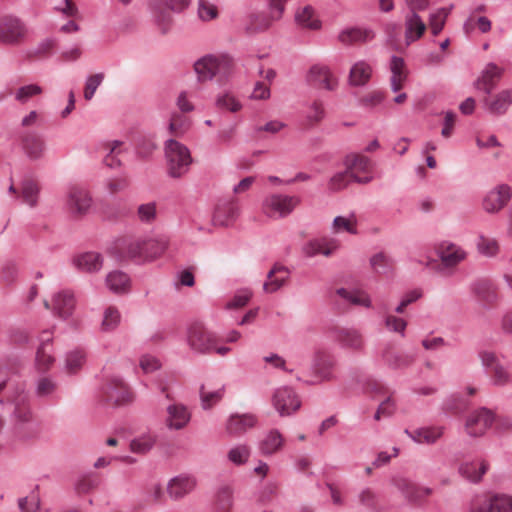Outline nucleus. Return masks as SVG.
I'll list each match as a JSON object with an SVG mask.
<instances>
[{
  "label": "nucleus",
  "mask_w": 512,
  "mask_h": 512,
  "mask_svg": "<svg viewBox=\"0 0 512 512\" xmlns=\"http://www.w3.org/2000/svg\"><path fill=\"white\" fill-rule=\"evenodd\" d=\"M13 401L15 404L12 412L13 424L38 420L39 418L31 408L28 396L24 393L23 384L15 377H10L0 383V401Z\"/></svg>",
  "instance_id": "obj_1"
},
{
  "label": "nucleus",
  "mask_w": 512,
  "mask_h": 512,
  "mask_svg": "<svg viewBox=\"0 0 512 512\" xmlns=\"http://www.w3.org/2000/svg\"><path fill=\"white\" fill-rule=\"evenodd\" d=\"M187 343L192 350L201 354L216 352L224 356L230 351L228 347L219 346L216 335L199 322L190 325L187 332Z\"/></svg>",
  "instance_id": "obj_2"
},
{
  "label": "nucleus",
  "mask_w": 512,
  "mask_h": 512,
  "mask_svg": "<svg viewBox=\"0 0 512 512\" xmlns=\"http://www.w3.org/2000/svg\"><path fill=\"white\" fill-rule=\"evenodd\" d=\"M170 240L168 236L161 235L147 240H132L126 245V256L153 260L162 256L168 249Z\"/></svg>",
  "instance_id": "obj_3"
},
{
  "label": "nucleus",
  "mask_w": 512,
  "mask_h": 512,
  "mask_svg": "<svg viewBox=\"0 0 512 512\" xmlns=\"http://www.w3.org/2000/svg\"><path fill=\"white\" fill-rule=\"evenodd\" d=\"M168 174L173 178H180L187 173L192 162L190 151L176 140H168L165 145Z\"/></svg>",
  "instance_id": "obj_4"
},
{
  "label": "nucleus",
  "mask_w": 512,
  "mask_h": 512,
  "mask_svg": "<svg viewBox=\"0 0 512 512\" xmlns=\"http://www.w3.org/2000/svg\"><path fill=\"white\" fill-rule=\"evenodd\" d=\"M232 67L233 61L227 55H206L194 64V70L200 81L211 80L217 75L225 77Z\"/></svg>",
  "instance_id": "obj_5"
},
{
  "label": "nucleus",
  "mask_w": 512,
  "mask_h": 512,
  "mask_svg": "<svg viewBox=\"0 0 512 512\" xmlns=\"http://www.w3.org/2000/svg\"><path fill=\"white\" fill-rule=\"evenodd\" d=\"M300 204L299 196L274 193L265 198L262 210L270 218H285Z\"/></svg>",
  "instance_id": "obj_6"
},
{
  "label": "nucleus",
  "mask_w": 512,
  "mask_h": 512,
  "mask_svg": "<svg viewBox=\"0 0 512 512\" xmlns=\"http://www.w3.org/2000/svg\"><path fill=\"white\" fill-rule=\"evenodd\" d=\"M471 512H512V497L505 494L476 496L471 503Z\"/></svg>",
  "instance_id": "obj_7"
},
{
  "label": "nucleus",
  "mask_w": 512,
  "mask_h": 512,
  "mask_svg": "<svg viewBox=\"0 0 512 512\" xmlns=\"http://www.w3.org/2000/svg\"><path fill=\"white\" fill-rule=\"evenodd\" d=\"M189 3L190 0H159L153 4V15L163 32H166L172 23V12H182Z\"/></svg>",
  "instance_id": "obj_8"
},
{
  "label": "nucleus",
  "mask_w": 512,
  "mask_h": 512,
  "mask_svg": "<svg viewBox=\"0 0 512 512\" xmlns=\"http://www.w3.org/2000/svg\"><path fill=\"white\" fill-rule=\"evenodd\" d=\"M103 399L112 406L125 405L133 400V393L122 379L112 377L102 388Z\"/></svg>",
  "instance_id": "obj_9"
},
{
  "label": "nucleus",
  "mask_w": 512,
  "mask_h": 512,
  "mask_svg": "<svg viewBox=\"0 0 512 512\" xmlns=\"http://www.w3.org/2000/svg\"><path fill=\"white\" fill-rule=\"evenodd\" d=\"M272 405L280 416L285 417L298 411L301 401L293 388L282 386L273 393Z\"/></svg>",
  "instance_id": "obj_10"
},
{
  "label": "nucleus",
  "mask_w": 512,
  "mask_h": 512,
  "mask_svg": "<svg viewBox=\"0 0 512 512\" xmlns=\"http://www.w3.org/2000/svg\"><path fill=\"white\" fill-rule=\"evenodd\" d=\"M392 484L408 502L416 505L423 504L433 493L431 488L420 486L404 477H394Z\"/></svg>",
  "instance_id": "obj_11"
},
{
  "label": "nucleus",
  "mask_w": 512,
  "mask_h": 512,
  "mask_svg": "<svg viewBox=\"0 0 512 512\" xmlns=\"http://www.w3.org/2000/svg\"><path fill=\"white\" fill-rule=\"evenodd\" d=\"M27 35V28L21 19L14 16H5L0 19V42L18 45Z\"/></svg>",
  "instance_id": "obj_12"
},
{
  "label": "nucleus",
  "mask_w": 512,
  "mask_h": 512,
  "mask_svg": "<svg viewBox=\"0 0 512 512\" xmlns=\"http://www.w3.org/2000/svg\"><path fill=\"white\" fill-rule=\"evenodd\" d=\"M344 165L354 182L365 184L372 180V164L366 156L348 155L344 159Z\"/></svg>",
  "instance_id": "obj_13"
},
{
  "label": "nucleus",
  "mask_w": 512,
  "mask_h": 512,
  "mask_svg": "<svg viewBox=\"0 0 512 512\" xmlns=\"http://www.w3.org/2000/svg\"><path fill=\"white\" fill-rule=\"evenodd\" d=\"M66 205L71 215L82 217L91 208L92 197L84 187L72 186L67 192Z\"/></svg>",
  "instance_id": "obj_14"
},
{
  "label": "nucleus",
  "mask_w": 512,
  "mask_h": 512,
  "mask_svg": "<svg viewBox=\"0 0 512 512\" xmlns=\"http://www.w3.org/2000/svg\"><path fill=\"white\" fill-rule=\"evenodd\" d=\"M480 359L482 365L489 369V373L495 385L503 386L511 382L512 377L510 373L493 352L484 351L480 353Z\"/></svg>",
  "instance_id": "obj_15"
},
{
  "label": "nucleus",
  "mask_w": 512,
  "mask_h": 512,
  "mask_svg": "<svg viewBox=\"0 0 512 512\" xmlns=\"http://www.w3.org/2000/svg\"><path fill=\"white\" fill-rule=\"evenodd\" d=\"M239 212L235 200H220L214 208L212 222L215 226H229L238 218Z\"/></svg>",
  "instance_id": "obj_16"
},
{
  "label": "nucleus",
  "mask_w": 512,
  "mask_h": 512,
  "mask_svg": "<svg viewBox=\"0 0 512 512\" xmlns=\"http://www.w3.org/2000/svg\"><path fill=\"white\" fill-rule=\"evenodd\" d=\"M437 255L445 268H455L467 257V252L459 245L444 241L437 247Z\"/></svg>",
  "instance_id": "obj_17"
},
{
  "label": "nucleus",
  "mask_w": 512,
  "mask_h": 512,
  "mask_svg": "<svg viewBox=\"0 0 512 512\" xmlns=\"http://www.w3.org/2000/svg\"><path fill=\"white\" fill-rule=\"evenodd\" d=\"M495 421L494 414L485 408L471 414L466 422L467 433L471 436H481Z\"/></svg>",
  "instance_id": "obj_18"
},
{
  "label": "nucleus",
  "mask_w": 512,
  "mask_h": 512,
  "mask_svg": "<svg viewBox=\"0 0 512 512\" xmlns=\"http://www.w3.org/2000/svg\"><path fill=\"white\" fill-rule=\"evenodd\" d=\"M257 423L258 418L254 414H232L228 418L225 428L230 436L239 437L254 428Z\"/></svg>",
  "instance_id": "obj_19"
},
{
  "label": "nucleus",
  "mask_w": 512,
  "mask_h": 512,
  "mask_svg": "<svg viewBox=\"0 0 512 512\" xmlns=\"http://www.w3.org/2000/svg\"><path fill=\"white\" fill-rule=\"evenodd\" d=\"M307 81L319 88L334 90L337 86V79L332 74L329 67L321 64L313 65L308 74Z\"/></svg>",
  "instance_id": "obj_20"
},
{
  "label": "nucleus",
  "mask_w": 512,
  "mask_h": 512,
  "mask_svg": "<svg viewBox=\"0 0 512 512\" xmlns=\"http://www.w3.org/2000/svg\"><path fill=\"white\" fill-rule=\"evenodd\" d=\"M46 309H52L59 318L67 319L72 315L75 307V299L72 292L64 290L54 295L52 307L48 301H44Z\"/></svg>",
  "instance_id": "obj_21"
},
{
  "label": "nucleus",
  "mask_w": 512,
  "mask_h": 512,
  "mask_svg": "<svg viewBox=\"0 0 512 512\" xmlns=\"http://www.w3.org/2000/svg\"><path fill=\"white\" fill-rule=\"evenodd\" d=\"M334 364V359L331 355L322 350L316 351L314 357L315 380H307L306 382L308 384H316L331 379Z\"/></svg>",
  "instance_id": "obj_22"
},
{
  "label": "nucleus",
  "mask_w": 512,
  "mask_h": 512,
  "mask_svg": "<svg viewBox=\"0 0 512 512\" xmlns=\"http://www.w3.org/2000/svg\"><path fill=\"white\" fill-rule=\"evenodd\" d=\"M336 340L342 348L352 352H362L365 348V340L362 333L354 328L338 329Z\"/></svg>",
  "instance_id": "obj_23"
},
{
  "label": "nucleus",
  "mask_w": 512,
  "mask_h": 512,
  "mask_svg": "<svg viewBox=\"0 0 512 512\" xmlns=\"http://www.w3.org/2000/svg\"><path fill=\"white\" fill-rule=\"evenodd\" d=\"M510 198V188L507 185H500L487 193L483 200V208L488 213H496L507 204Z\"/></svg>",
  "instance_id": "obj_24"
},
{
  "label": "nucleus",
  "mask_w": 512,
  "mask_h": 512,
  "mask_svg": "<svg viewBox=\"0 0 512 512\" xmlns=\"http://www.w3.org/2000/svg\"><path fill=\"white\" fill-rule=\"evenodd\" d=\"M196 487V479L188 475L172 478L167 484V493L173 500H179L191 493Z\"/></svg>",
  "instance_id": "obj_25"
},
{
  "label": "nucleus",
  "mask_w": 512,
  "mask_h": 512,
  "mask_svg": "<svg viewBox=\"0 0 512 512\" xmlns=\"http://www.w3.org/2000/svg\"><path fill=\"white\" fill-rule=\"evenodd\" d=\"M21 146L25 155L31 160L40 159L46 148L42 136L35 132L25 133L21 137Z\"/></svg>",
  "instance_id": "obj_26"
},
{
  "label": "nucleus",
  "mask_w": 512,
  "mask_h": 512,
  "mask_svg": "<svg viewBox=\"0 0 512 512\" xmlns=\"http://www.w3.org/2000/svg\"><path fill=\"white\" fill-rule=\"evenodd\" d=\"M390 87L393 92L403 89L409 75L405 61L401 57L393 56L390 61Z\"/></svg>",
  "instance_id": "obj_27"
},
{
  "label": "nucleus",
  "mask_w": 512,
  "mask_h": 512,
  "mask_svg": "<svg viewBox=\"0 0 512 512\" xmlns=\"http://www.w3.org/2000/svg\"><path fill=\"white\" fill-rule=\"evenodd\" d=\"M427 26L422 18L415 12H409L405 17V45L419 40L425 33Z\"/></svg>",
  "instance_id": "obj_28"
},
{
  "label": "nucleus",
  "mask_w": 512,
  "mask_h": 512,
  "mask_svg": "<svg viewBox=\"0 0 512 512\" xmlns=\"http://www.w3.org/2000/svg\"><path fill=\"white\" fill-rule=\"evenodd\" d=\"M43 425L40 419L13 424V433L21 442H33L42 434Z\"/></svg>",
  "instance_id": "obj_29"
},
{
  "label": "nucleus",
  "mask_w": 512,
  "mask_h": 512,
  "mask_svg": "<svg viewBox=\"0 0 512 512\" xmlns=\"http://www.w3.org/2000/svg\"><path fill=\"white\" fill-rule=\"evenodd\" d=\"M339 247V242L336 239L322 238L311 240L303 246V253L307 257H313L317 254L330 256Z\"/></svg>",
  "instance_id": "obj_30"
},
{
  "label": "nucleus",
  "mask_w": 512,
  "mask_h": 512,
  "mask_svg": "<svg viewBox=\"0 0 512 512\" xmlns=\"http://www.w3.org/2000/svg\"><path fill=\"white\" fill-rule=\"evenodd\" d=\"M285 444V438L277 430H270L258 444V450L263 456H271L278 453Z\"/></svg>",
  "instance_id": "obj_31"
},
{
  "label": "nucleus",
  "mask_w": 512,
  "mask_h": 512,
  "mask_svg": "<svg viewBox=\"0 0 512 512\" xmlns=\"http://www.w3.org/2000/svg\"><path fill=\"white\" fill-rule=\"evenodd\" d=\"M405 433L418 444H434L443 436L444 428L441 426H431L414 431L406 429Z\"/></svg>",
  "instance_id": "obj_32"
},
{
  "label": "nucleus",
  "mask_w": 512,
  "mask_h": 512,
  "mask_svg": "<svg viewBox=\"0 0 512 512\" xmlns=\"http://www.w3.org/2000/svg\"><path fill=\"white\" fill-rule=\"evenodd\" d=\"M503 70L497 65L490 63L483 70L481 76L476 81V87L486 93H490L498 81L501 79Z\"/></svg>",
  "instance_id": "obj_33"
},
{
  "label": "nucleus",
  "mask_w": 512,
  "mask_h": 512,
  "mask_svg": "<svg viewBox=\"0 0 512 512\" xmlns=\"http://www.w3.org/2000/svg\"><path fill=\"white\" fill-rule=\"evenodd\" d=\"M190 421V413L182 404H172L167 407L166 424L170 429L180 430Z\"/></svg>",
  "instance_id": "obj_34"
},
{
  "label": "nucleus",
  "mask_w": 512,
  "mask_h": 512,
  "mask_svg": "<svg viewBox=\"0 0 512 512\" xmlns=\"http://www.w3.org/2000/svg\"><path fill=\"white\" fill-rule=\"evenodd\" d=\"M472 290L477 298L488 306L497 303L499 297L495 285L487 279H481L473 284Z\"/></svg>",
  "instance_id": "obj_35"
},
{
  "label": "nucleus",
  "mask_w": 512,
  "mask_h": 512,
  "mask_svg": "<svg viewBox=\"0 0 512 512\" xmlns=\"http://www.w3.org/2000/svg\"><path fill=\"white\" fill-rule=\"evenodd\" d=\"M512 104V90H503L485 99V106L492 114H504Z\"/></svg>",
  "instance_id": "obj_36"
},
{
  "label": "nucleus",
  "mask_w": 512,
  "mask_h": 512,
  "mask_svg": "<svg viewBox=\"0 0 512 512\" xmlns=\"http://www.w3.org/2000/svg\"><path fill=\"white\" fill-rule=\"evenodd\" d=\"M372 30L363 28H348L341 31L338 40L344 45H352L355 43L367 42L374 38Z\"/></svg>",
  "instance_id": "obj_37"
},
{
  "label": "nucleus",
  "mask_w": 512,
  "mask_h": 512,
  "mask_svg": "<svg viewBox=\"0 0 512 512\" xmlns=\"http://www.w3.org/2000/svg\"><path fill=\"white\" fill-rule=\"evenodd\" d=\"M372 76V67L365 61L356 62L350 69L349 83L352 86L367 84Z\"/></svg>",
  "instance_id": "obj_38"
},
{
  "label": "nucleus",
  "mask_w": 512,
  "mask_h": 512,
  "mask_svg": "<svg viewBox=\"0 0 512 512\" xmlns=\"http://www.w3.org/2000/svg\"><path fill=\"white\" fill-rule=\"evenodd\" d=\"M383 360L392 369H405L414 362V357L410 354L400 353L392 348H387L383 352Z\"/></svg>",
  "instance_id": "obj_39"
},
{
  "label": "nucleus",
  "mask_w": 512,
  "mask_h": 512,
  "mask_svg": "<svg viewBox=\"0 0 512 512\" xmlns=\"http://www.w3.org/2000/svg\"><path fill=\"white\" fill-rule=\"evenodd\" d=\"M74 264L82 272H96L102 267V258L98 253L87 252L75 257Z\"/></svg>",
  "instance_id": "obj_40"
},
{
  "label": "nucleus",
  "mask_w": 512,
  "mask_h": 512,
  "mask_svg": "<svg viewBox=\"0 0 512 512\" xmlns=\"http://www.w3.org/2000/svg\"><path fill=\"white\" fill-rule=\"evenodd\" d=\"M288 270L281 266H274L268 273L267 281L263 285V289L267 293L276 292L280 289L288 279Z\"/></svg>",
  "instance_id": "obj_41"
},
{
  "label": "nucleus",
  "mask_w": 512,
  "mask_h": 512,
  "mask_svg": "<svg viewBox=\"0 0 512 512\" xmlns=\"http://www.w3.org/2000/svg\"><path fill=\"white\" fill-rule=\"evenodd\" d=\"M299 26L306 29L318 30L321 28V21L318 19L315 10L311 6L299 9L295 15Z\"/></svg>",
  "instance_id": "obj_42"
},
{
  "label": "nucleus",
  "mask_w": 512,
  "mask_h": 512,
  "mask_svg": "<svg viewBox=\"0 0 512 512\" xmlns=\"http://www.w3.org/2000/svg\"><path fill=\"white\" fill-rule=\"evenodd\" d=\"M488 464L485 461H473L461 465L460 474L472 482H478L486 473Z\"/></svg>",
  "instance_id": "obj_43"
},
{
  "label": "nucleus",
  "mask_w": 512,
  "mask_h": 512,
  "mask_svg": "<svg viewBox=\"0 0 512 512\" xmlns=\"http://www.w3.org/2000/svg\"><path fill=\"white\" fill-rule=\"evenodd\" d=\"M86 361V353L83 349H74L66 354L65 357V372L73 375L77 374L83 367Z\"/></svg>",
  "instance_id": "obj_44"
},
{
  "label": "nucleus",
  "mask_w": 512,
  "mask_h": 512,
  "mask_svg": "<svg viewBox=\"0 0 512 512\" xmlns=\"http://www.w3.org/2000/svg\"><path fill=\"white\" fill-rule=\"evenodd\" d=\"M233 491L229 486L218 489L214 499L215 512H231L233 508Z\"/></svg>",
  "instance_id": "obj_45"
},
{
  "label": "nucleus",
  "mask_w": 512,
  "mask_h": 512,
  "mask_svg": "<svg viewBox=\"0 0 512 512\" xmlns=\"http://www.w3.org/2000/svg\"><path fill=\"white\" fill-rule=\"evenodd\" d=\"M106 285L114 293H126L130 288V280L125 273L114 271L107 275Z\"/></svg>",
  "instance_id": "obj_46"
},
{
  "label": "nucleus",
  "mask_w": 512,
  "mask_h": 512,
  "mask_svg": "<svg viewBox=\"0 0 512 512\" xmlns=\"http://www.w3.org/2000/svg\"><path fill=\"white\" fill-rule=\"evenodd\" d=\"M336 293L351 304L364 306L367 308L371 307V299L369 295L363 290H347L344 288H339Z\"/></svg>",
  "instance_id": "obj_47"
},
{
  "label": "nucleus",
  "mask_w": 512,
  "mask_h": 512,
  "mask_svg": "<svg viewBox=\"0 0 512 512\" xmlns=\"http://www.w3.org/2000/svg\"><path fill=\"white\" fill-rule=\"evenodd\" d=\"M251 456V447L241 443L232 446L227 452V459L236 466L246 464Z\"/></svg>",
  "instance_id": "obj_48"
},
{
  "label": "nucleus",
  "mask_w": 512,
  "mask_h": 512,
  "mask_svg": "<svg viewBox=\"0 0 512 512\" xmlns=\"http://www.w3.org/2000/svg\"><path fill=\"white\" fill-rule=\"evenodd\" d=\"M216 107L220 110L236 113L242 109V104L235 95L224 92L216 97Z\"/></svg>",
  "instance_id": "obj_49"
},
{
  "label": "nucleus",
  "mask_w": 512,
  "mask_h": 512,
  "mask_svg": "<svg viewBox=\"0 0 512 512\" xmlns=\"http://www.w3.org/2000/svg\"><path fill=\"white\" fill-rule=\"evenodd\" d=\"M155 441L156 437L153 434H142L130 442V450L136 454H146L152 449Z\"/></svg>",
  "instance_id": "obj_50"
},
{
  "label": "nucleus",
  "mask_w": 512,
  "mask_h": 512,
  "mask_svg": "<svg viewBox=\"0 0 512 512\" xmlns=\"http://www.w3.org/2000/svg\"><path fill=\"white\" fill-rule=\"evenodd\" d=\"M332 229L335 233L346 231L350 234H357V217L351 213L348 217L337 216L333 220Z\"/></svg>",
  "instance_id": "obj_51"
},
{
  "label": "nucleus",
  "mask_w": 512,
  "mask_h": 512,
  "mask_svg": "<svg viewBox=\"0 0 512 512\" xmlns=\"http://www.w3.org/2000/svg\"><path fill=\"white\" fill-rule=\"evenodd\" d=\"M39 187L35 180L26 179L22 183L21 197L24 203L33 207L37 204Z\"/></svg>",
  "instance_id": "obj_52"
},
{
  "label": "nucleus",
  "mask_w": 512,
  "mask_h": 512,
  "mask_svg": "<svg viewBox=\"0 0 512 512\" xmlns=\"http://www.w3.org/2000/svg\"><path fill=\"white\" fill-rule=\"evenodd\" d=\"M276 20L277 19H271V13H254L249 16L248 29L254 32L264 31Z\"/></svg>",
  "instance_id": "obj_53"
},
{
  "label": "nucleus",
  "mask_w": 512,
  "mask_h": 512,
  "mask_svg": "<svg viewBox=\"0 0 512 512\" xmlns=\"http://www.w3.org/2000/svg\"><path fill=\"white\" fill-rule=\"evenodd\" d=\"M189 128H190L189 117H187L183 114H179V113H174L171 116L170 124H169V131L171 134H173L175 136H181L184 133H186Z\"/></svg>",
  "instance_id": "obj_54"
},
{
  "label": "nucleus",
  "mask_w": 512,
  "mask_h": 512,
  "mask_svg": "<svg viewBox=\"0 0 512 512\" xmlns=\"http://www.w3.org/2000/svg\"><path fill=\"white\" fill-rule=\"evenodd\" d=\"M51 5L56 12L66 18H78L79 11L73 0H51Z\"/></svg>",
  "instance_id": "obj_55"
},
{
  "label": "nucleus",
  "mask_w": 512,
  "mask_h": 512,
  "mask_svg": "<svg viewBox=\"0 0 512 512\" xmlns=\"http://www.w3.org/2000/svg\"><path fill=\"white\" fill-rule=\"evenodd\" d=\"M124 143L121 141H112L105 145L106 149L109 151L105 156V163L109 167H116L120 165V159L118 158L122 152L124 151Z\"/></svg>",
  "instance_id": "obj_56"
},
{
  "label": "nucleus",
  "mask_w": 512,
  "mask_h": 512,
  "mask_svg": "<svg viewBox=\"0 0 512 512\" xmlns=\"http://www.w3.org/2000/svg\"><path fill=\"white\" fill-rule=\"evenodd\" d=\"M53 349H43L38 347L36 351V368L38 371H48L55 362V358L52 355Z\"/></svg>",
  "instance_id": "obj_57"
},
{
  "label": "nucleus",
  "mask_w": 512,
  "mask_h": 512,
  "mask_svg": "<svg viewBox=\"0 0 512 512\" xmlns=\"http://www.w3.org/2000/svg\"><path fill=\"white\" fill-rule=\"evenodd\" d=\"M370 263L373 270L378 274H386L393 268L392 259L382 252L375 254Z\"/></svg>",
  "instance_id": "obj_58"
},
{
  "label": "nucleus",
  "mask_w": 512,
  "mask_h": 512,
  "mask_svg": "<svg viewBox=\"0 0 512 512\" xmlns=\"http://www.w3.org/2000/svg\"><path fill=\"white\" fill-rule=\"evenodd\" d=\"M449 10L441 8L432 13L429 18V27L434 36L438 35L445 26Z\"/></svg>",
  "instance_id": "obj_59"
},
{
  "label": "nucleus",
  "mask_w": 512,
  "mask_h": 512,
  "mask_svg": "<svg viewBox=\"0 0 512 512\" xmlns=\"http://www.w3.org/2000/svg\"><path fill=\"white\" fill-rule=\"evenodd\" d=\"M477 248L481 254L487 257H493L499 251L498 242L495 239L484 235H480L478 237Z\"/></svg>",
  "instance_id": "obj_60"
},
{
  "label": "nucleus",
  "mask_w": 512,
  "mask_h": 512,
  "mask_svg": "<svg viewBox=\"0 0 512 512\" xmlns=\"http://www.w3.org/2000/svg\"><path fill=\"white\" fill-rule=\"evenodd\" d=\"M43 89L37 84H29L15 91V99L20 103H26L29 99L42 94Z\"/></svg>",
  "instance_id": "obj_61"
},
{
  "label": "nucleus",
  "mask_w": 512,
  "mask_h": 512,
  "mask_svg": "<svg viewBox=\"0 0 512 512\" xmlns=\"http://www.w3.org/2000/svg\"><path fill=\"white\" fill-rule=\"evenodd\" d=\"M353 179L350 177L347 170L334 174L328 181V189L337 192L346 188Z\"/></svg>",
  "instance_id": "obj_62"
},
{
  "label": "nucleus",
  "mask_w": 512,
  "mask_h": 512,
  "mask_svg": "<svg viewBox=\"0 0 512 512\" xmlns=\"http://www.w3.org/2000/svg\"><path fill=\"white\" fill-rule=\"evenodd\" d=\"M100 480L94 475H86L80 478L75 486L78 494H87L99 486Z\"/></svg>",
  "instance_id": "obj_63"
},
{
  "label": "nucleus",
  "mask_w": 512,
  "mask_h": 512,
  "mask_svg": "<svg viewBox=\"0 0 512 512\" xmlns=\"http://www.w3.org/2000/svg\"><path fill=\"white\" fill-rule=\"evenodd\" d=\"M137 216L141 222L152 223L157 217V206L154 202L141 204L137 208Z\"/></svg>",
  "instance_id": "obj_64"
}]
</instances>
